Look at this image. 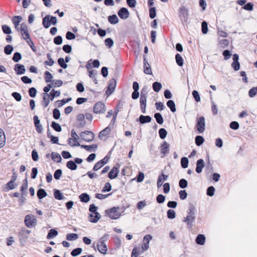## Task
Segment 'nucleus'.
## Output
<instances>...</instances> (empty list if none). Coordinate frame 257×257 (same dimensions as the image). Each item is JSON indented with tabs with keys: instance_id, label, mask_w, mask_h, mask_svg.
Segmentation results:
<instances>
[{
	"instance_id": "1",
	"label": "nucleus",
	"mask_w": 257,
	"mask_h": 257,
	"mask_svg": "<svg viewBox=\"0 0 257 257\" xmlns=\"http://www.w3.org/2000/svg\"><path fill=\"white\" fill-rule=\"evenodd\" d=\"M195 212L196 208L193 204L190 203L189 204V208L187 211V215L186 217H184L183 221L186 222L187 226L189 228H192L193 226V223L195 220Z\"/></svg>"
},
{
	"instance_id": "2",
	"label": "nucleus",
	"mask_w": 257,
	"mask_h": 257,
	"mask_svg": "<svg viewBox=\"0 0 257 257\" xmlns=\"http://www.w3.org/2000/svg\"><path fill=\"white\" fill-rule=\"evenodd\" d=\"M120 208L119 207H112L109 209L105 210L106 216H108L111 219H117L121 216V214L118 210Z\"/></svg>"
},
{
	"instance_id": "3",
	"label": "nucleus",
	"mask_w": 257,
	"mask_h": 257,
	"mask_svg": "<svg viewBox=\"0 0 257 257\" xmlns=\"http://www.w3.org/2000/svg\"><path fill=\"white\" fill-rule=\"evenodd\" d=\"M57 23V19L56 17L52 16L50 15H47L42 20L43 26L46 29L49 28L51 25H56Z\"/></svg>"
},
{
	"instance_id": "4",
	"label": "nucleus",
	"mask_w": 257,
	"mask_h": 257,
	"mask_svg": "<svg viewBox=\"0 0 257 257\" xmlns=\"http://www.w3.org/2000/svg\"><path fill=\"white\" fill-rule=\"evenodd\" d=\"M195 127L199 134H202L204 132L205 130V119L203 116L197 118Z\"/></svg>"
},
{
	"instance_id": "5",
	"label": "nucleus",
	"mask_w": 257,
	"mask_h": 257,
	"mask_svg": "<svg viewBox=\"0 0 257 257\" xmlns=\"http://www.w3.org/2000/svg\"><path fill=\"white\" fill-rule=\"evenodd\" d=\"M24 222L28 228H32L36 225L37 220L34 215L28 214L25 217Z\"/></svg>"
},
{
	"instance_id": "6",
	"label": "nucleus",
	"mask_w": 257,
	"mask_h": 257,
	"mask_svg": "<svg viewBox=\"0 0 257 257\" xmlns=\"http://www.w3.org/2000/svg\"><path fill=\"white\" fill-rule=\"evenodd\" d=\"M188 10L185 7L182 6L180 8L179 18L182 21L183 24L187 23L188 20Z\"/></svg>"
},
{
	"instance_id": "7",
	"label": "nucleus",
	"mask_w": 257,
	"mask_h": 257,
	"mask_svg": "<svg viewBox=\"0 0 257 257\" xmlns=\"http://www.w3.org/2000/svg\"><path fill=\"white\" fill-rule=\"evenodd\" d=\"M116 81L115 79L112 78L111 79L109 82L108 85L107 87V90L105 91V94L109 96L112 94V93L114 91L115 89L116 88Z\"/></svg>"
},
{
	"instance_id": "8",
	"label": "nucleus",
	"mask_w": 257,
	"mask_h": 257,
	"mask_svg": "<svg viewBox=\"0 0 257 257\" xmlns=\"http://www.w3.org/2000/svg\"><path fill=\"white\" fill-rule=\"evenodd\" d=\"M80 136L83 140L87 142H91L94 138V134L89 131L82 132L80 134Z\"/></svg>"
},
{
	"instance_id": "9",
	"label": "nucleus",
	"mask_w": 257,
	"mask_h": 257,
	"mask_svg": "<svg viewBox=\"0 0 257 257\" xmlns=\"http://www.w3.org/2000/svg\"><path fill=\"white\" fill-rule=\"evenodd\" d=\"M106 111L105 104L102 102H96L93 107V112L96 114L104 113Z\"/></svg>"
},
{
	"instance_id": "10",
	"label": "nucleus",
	"mask_w": 257,
	"mask_h": 257,
	"mask_svg": "<svg viewBox=\"0 0 257 257\" xmlns=\"http://www.w3.org/2000/svg\"><path fill=\"white\" fill-rule=\"evenodd\" d=\"M20 31L23 38L26 40V41L31 39L28 32V27L26 23H23L21 24Z\"/></svg>"
},
{
	"instance_id": "11",
	"label": "nucleus",
	"mask_w": 257,
	"mask_h": 257,
	"mask_svg": "<svg viewBox=\"0 0 257 257\" xmlns=\"http://www.w3.org/2000/svg\"><path fill=\"white\" fill-rule=\"evenodd\" d=\"M120 165L117 163L114 165L108 174V177L110 179L116 178L119 172V168Z\"/></svg>"
},
{
	"instance_id": "12",
	"label": "nucleus",
	"mask_w": 257,
	"mask_h": 257,
	"mask_svg": "<svg viewBox=\"0 0 257 257\" xmlns=\"http://www.w3.org/2000/svg\"><path fill=\"white\" fill-rule=\"evenodd\" d=\"M72 146V147L79 146L81 148L85 149L87 151L89 152H91L92 151L95 152L98 148L97 144H92L91 145H81L78 142L75 143Z\"/></svg>"
},
{
	"instance_id": "13",
	"label": "nucleus",
	"mask_w": 257,
	"mask_h": 257,
	"mask_svg": "<svg viewBox=\"0 0 257 257\" xmlns=\"http://www.w3.org/2000/svg\"><path fill=\"white\" fill-rule=\"evenodd\" d=\"M118 17L122 20H126L130 17V12L127 8H121L117 12Z\"/></svg>"
},
{
	"instance_id": "14",
	"label": "nucleus",
	"mask_w": 257,
	"mask_h": 257,
	"mask_svg": "<svg viewBox=\"0 0 257 257\" xmlns=\"http://www.w3.org/2000/svg\"><path fill=\"white\" fill-rule=\"evenodd\" d=\"M33 120L34 125L35 126L36 130L39 134H41L43 132V126L40 123V120L39 118L38 115H34L33 116Z\"/></svg>"
},
{
	"instance_id": "15",
	"label": "nucleus",
	"mask_w": 257,
	"mask_h": 257,
	"mask_svg": "<svg viewBox=\"0 0 257 257\" xmlns=\"http://www.w3.org/2000/svg\"><path fill=\"white\" fill-rule=\"evenodd\" d=\"M147 96L140 95V108L142 113H146Z\"/></svg>"
},
{
	"instance_id": "16",
	"label": "nucleus",
	"mask_w": 257,
	"mask_h": 257,
	"mask_svg": "<svg viewBox=\"0 0 257 257\" xmlns=\"http://www.w3.org/2000/svg\"><path fill=\"white\" fill-rule=\"evenodd\" d=\"M98 207L94 204H91L89 207V211L91 213V214H96V217L94 221H98L101 218V215L97 211Z\"/></svg>"
},
{
	"instance_id": "17",
	"label": "nucleus",
	"mask_w": 257,
	"mask_h": 257,
	"mask_svg": "<svg viewBox=\"0 0 257 257\" xmlns=\"http://www.w3.org/2000/svg\"><path fill=\"white\" fill-rule=\"evenodd\" d=\"M205 165L204 161L202 159L198 160L196 162V167L195 171L200 174L202 172L203 169L204 168Z\"/></svg>"
},
{
	"instance_id": "18",
	"label": "nucleus",
	"mask_w": 257,
	"mask_h": 257,
	"mask_svg": "<svg viewBox=\"0 0 257 257\" xmlns=\"http://www.w3.org/2000/svg\"><path fill=\"white\" fill-rule=\"evenodd\" d=\"M152 117L150 115H141L138 118L136 119L137 122H139L141 124H145L149 123L152 121Z\"/></svg>"
},
{
	"instance_id": "19",
	"label": "nucleus",
	"mask_w": 257,
	"mask_h": 257,
	"mask_svg": "<svg viewBox=\"0 0 257 257\" xmlns=\"http://www.w3.org/2000/svg\"><path fill=\"white\" fill-rule=\"evenodd\" d=\"M97 248L98 250L103 254H106L107 251V245L105 242H99L97 244Z\"/></svg>"
},
{
	"instance_id": "20",
	"label": "nucleus",
	"mask_w": 257,
	"mask_h": 257,
	"mask_svg": "<svg viewBox=\"0 0 257 257\" xmlns=\"http://www.w3.org/2000/svg\"><path fill=\"white\" fill-rule=\"evenodd\" d=\"M170 145L165 141L161 145V153L164 155L168 154L169 152Z\"/></svg>"
},
{
	"instance_id": "21",
	"label": "nucleus",
	"mask_w": 257,
	"mask_h": 257,
	"mask_svg": "<svg viewBox=\"0 0 257 257\" xmlns=\"http://www.w3.org/2000/svg\"><path fill=\"white\" fill-rule=\"evenodd\" d=\"M206 240L205 236L202 234H198L195 239L196 243L198 245H203L205 244Z\"/></svg>"
},
{
	"instance_id": "22",
	"label": "nucleus",
	"mask_w": 257,
	"mask_h": 257,
	"mask_svg": "<svg viewBox=\"0 0 257 257\" xmlns=\"http://www.w3.org/2000/svg\"><path fill=\"white\" fill-rule=\"evenodd\" d=\"M112 129V128L111 127L108 125L106 127L99 132L98 135L99 139H101L102 137L108 136Z\"/></svg>"
},
{
	"instance_id": "23",
	"label": "nucleus",
	"mask_w": 257,
	"mask_h": 257,
	"mask_svg": "<svg viewBox=\"0 0 257 257\" xmlns=\"http://www.w3.org/2000/svg\"><path fill=\"white\" fill-rule=\"evenodd\" d=\"M60 93L61 92L60 90H55L53 89L49 94H47V96L49 97L50 100L53 101L55 97L59 96Z\"/></svg>"
},
{
	"instance_id": "24",
	"label": "nucleus",
	"mask_w": 257,
	"mask_h": 257,
	"mask_svg": "<svg viewBox=\"0 0 257 257\" xmlns=\"http://www.w3.org/2000/svg\"><path fill=\"white\" fill-rule=\"evenodd\" d=\"M14 178V176L13 177ZM15 179L13 178L12 180L7 183L6 187L4 188V190L6 192H8L10 190L13 189L15 188L16 184H15Z\"/></svg>"
},
{
	"instance_id": "25",
	"label": "nucleus",
	"mask_w": 257,
	"mask_h": 257,
	"mask_svg": "<svg viewBox=\"0 0 257 257\" xmlns=\"http://www.w3.org/2000/svg\"><path fill=\"white\" fill-rule=\"evenodd\" d=\"M80 201L83 203H87L90 200L89 195L87 193H83L79 196Z\"/></svg>"
},
{
	"instance_id": "26",
	"label": "nucleus",
	"mask_w": 257,
	"mask_h": 257,
	"mask_svg": "<svg viewBox=\"0 0 257 257\" xmlns=\"http://www.w3.org/2000/svg\"><path fill=\"white\" fill-rule=\"evenodd\" d=\"M107 19L108 22L112 25H115L119 22V19L115 14L109 16Z\"/></svg>"
},
{
	"instance_id": "27",
	"label": "nucleus",
	"mask_w": 257,
	"mask_h": 257,
	"mask_svg": "<svg viewBox=\"0 0 257 257\" xmlns=\"http://www.w3.org/2000/svg\"><path fill=\"white\" fill-rule=\"evenodd\" d=\"M37 195L38 198L40 200H41V199H43L44 198L47 196V193L46 192L45 189L40 188L37 191Z\"/></svg>"
},
{
	"instance_id": "28",
	"label": "nucleus",
	"mask_w": 257,
	"mask_h": 257,
	"mask_svg": "<svg viewBox=\"0 0 257 257\" xmlns=\"http://www.w3.org/2000/svg\"><path fill=\"white\" fill-rule=\"evenodd\" d=\"M54 192V196L55 198L57 200H63L65 198L63 194L61 192V191L57 189H54L53 190Z\"/></svg>"
},
{
	"instance_id": "29",
	"label": "nucleus",
	"mask_w": 257,
	"mask_h": 257,
	"mask_svg": "<svg viewBox=\"0 0 257 257\" xmlns=\"http://www.w3.org/2000/svg\"><path fill=\"white\" fill-rule=\"evenodd\" d=\"M19 237L21 245H24L26 242L28 236L26 235L24 232L21 230L19 234Z\"/></svg>"
},
{
	"instance_id": "30",
	"label": "nucleus",
	"mask_w": 257,
	"mask_h": 257,
	"mask_svg": "<svg viewBox=\"0 0 257 257\" xmlns=\"http://www.w3.org/2000/svg\"><path fill=\"white\" fill-rule=\"evenodd\" d=\"M71 100H72V98L70 97H68L67 98H64V99H63L62 100L56 101L55 102V105H56L57 104H58L57 107H61L63 105H64L65 103L69 102Z\"/></svg>"
},
{
	"instance_id": "31",
	"label": "nucleus",
	"mask_w": 257,
	"mask_h": 257,
	"mask_svg": "<svg viewBox=\"0 0 257 257\" xmlns=\"http://www.w3.org/2000/svg\"><path fill=\"white\" fill-rule=\"evenodd\" d=\"M58 234V232L55 228L51 229L47 235V239H52L54 237H56Z\"/></svg>"
},
{
	"instance_id": "32",
	"label": "nucleus",
	"mask_w": 257,
	"mask_h": 257,
	"mask_svg": "<svg viewBox=\"0 0 257 257\" xmlns=\"http://www.w3.org/2000/svg\"><path fill=\"white\" fill-rule=\"evenodd\" d=\"M52 159L57 163H61L62 161V158L60 155L58 153L52 152L51 154Z\"/></svg>"
},
{
	"instance_id": "33",
	"label": "nucleus",
	"mask_w": 257,
	"mask_h": 257,
	"mask_svg": "<svg viewBox=\"0 0 257 257\" xmlns=\"http://www.w3.org/2000/svg\"><path fill=\"white\" fill-rule=\"evenodd\" d=\"M44 78L46 83L52 82L54 81L53 80V76L52 74L48 71H46L44 72Z\"/></svg>"
},
{
	"instance_id": "34",
	"label": "nucleus",
	"mask_w": 257,
	"mask_h": 257,
	"mask_svg": "<svg viewBox=\"0 0 257 257\" xmlns=\"http://www.w3.org/2000/svg\"><path fill=\"white\" fill-rule=\"evenodd\" d=\"M167 106L170 108V110L172 112H175L176 111V104L175 102L173 100H169L167 102Z\"/></svg>"
},
{
	"instance_id": "35",
	"label": "nucleus",
	"mask_w": 257,
	"mask_h": 257,
	"mask_svg": "<svg viewBox=\"0 0 257 257\" xmlns=\"http://www.w3.org/2000/svg\"><path fill=\"white\" fill-rule=\"evenodd\" d=\"M6 143V137L3 130L0 128V148H3Z\"/></svg>"
},
{
	"instance_id": "36",
	"label": "nucleus",
	"mask_w": 257,
	"mask_h": 257,
	"mask_svg": "<svg viewBox=\"0 0 257 257\" xmlns=\"http://www.w3.org/2000/svg\"><path fill=\"white\" fill-rule=\"evenodd\" d=\"M66 167L71 171H75L77 169V165L73 160L68 161L66 163Z\"/></svg>"
},
{
	"instance_id": "37",
	"label": "nucleus",
	"mask_w": 257,
	"mask_h": 257,
	"mask_svg": "<svg viewBox=\"0 0 257 257\" xmlns=\"http://www.w3.org/2000/svg\"><path fill=\"white\" fill-rule=\"evenodd\" d=\"M154 117L157 122L159 124H162L164 122V118L160 112H156L154 114Z\"/></svg>"
},
{
	"instance_id": "38",
	"label": "nucleus",
	"mask_w": 257,
	"mask_h": 257,
	"mask_svg": "<svg viewBox=\"0 0 257 257\" xmlns=\"http://www.w3.org/2000/svg\"><path fill=\"white\" fill-rule=\"evenodd\" d=\"M26 72L25 67L24 65L17 63V75H23Z\"/></svg>"
},
{
	"instance_id": "39",
	"label": "nucleus",
	"mask_w": 257,
	"mask_h": 257,
	"mask_svg": "<svg viewBox=\"0 0 257 257\" xmlns=\"http://www.w3.org/2000/svg\"><path fill=\"white\" fill-rule=\"evenodd\" d=\"M152 87L155 92H158L161 89L162 85L160 82L155 81L153 83Z\"/></svg>"
},
{
	"instance_id": "40",
	"label": "nucleus",
	"mask_w": 257,
	"mask_h": 257,
	"mask_svg": "<svg viewBox=\"0 0 257 257\" xmlns=\"http://www.w3.org/2000/svg\"><path fill=\"white\" fill-rule=\"evenodd\" d=\"M51 126L57 132H60L62 131L60 124L55 121H52Z\"/></svg>"
},
{
	"instance_id": "41",
	"label": "nucleus",
	"mask_w": 257,
	"mask_h": 257,
	"mask_svg": "<svg viewBox=\"0 0 257 257\" xmlns=\"http://www.w3.org/2000/svg\"><path fill=\"white\" fill-rule=\"evenodd\" d=\"M176 62L179 66H182L184 64V60L180 54L177 53L175 55Z\"/></svg>"
},
{
	"instance_id": "42",
	"label": "nucleus",
	"mask_w": 257,
	"mask_h": 257,
	"mask_svg": "<svg viewBox=\"0 0 257 257\" xmlns=\"http://www.w3.org/2000/svg\"><path fill=\"white\" fill-rule=\"evenodd\" d=\"M28 193H21V196L19 199L18 202L20 205H24L26 200V197L27 196Z\"/></svg>"
},
{
	"instance_id": "43",
	"label": "nucleus",
	"mask_w": 257,
	"mask_h": 257,
	"mask_svg": "<svg viewBox=\"0 0 257 257\" xmlns=\"http://www.w3.org/2000/svg\"><path fill=\"white\" fill-rule=\"evenodd\" d=\"M204 139L201 136H197L195 138V142L197 146H200L204 142Z\"/></svg>"
},
{
	"instance_id": "44",
	"label": "nucleus",
	"mask_w": 257,
	"mask_h": 257,
	"mask_svg": "<svg viewBox=\"0 0 257 257\" xmlns=\"http://www.w3.org/2000/svg\"><path fill=\"white\" fill-rule=\"evenodd\" d=\"M82 250H83L82 248L81 247H77V248H74V249H73L71 251V255L74 257L80 255V254H81Z\"/></svg>"
},
{
	"instance_id": "45",
	"label": "nucleus",
	"mask_w": 257,
	"mask_h": 257,
	"mask_svg": "<svg viewBox=\"0 0 257 257\" xmlns=\"http://www.w3.org/2000/svg\"><path fill=\"white\" fill-rule=\"evenodd\" d=\"M158 133L160 138L162 140L165 139L168 134L167 131L164 128H160Z\"/></svg>"
},
{
	"instance_id": "46",
	"label": "nucleus",
	"mask_w": 257,
	"mask_h": 257,
	"mask_svg": "<svg viewBox=\"0 0 257 257\" xmlns=\"http://www.w3.org/2000/svg\"><path fill=\"white\" fill-rule=\"evenodd\" d=\"M189 160L187 157H183L181 159V165L182 168L186 169L188 167Z\"/></svg>"
},
{
	"instance_id": "47",
	"label": "nucleus",
	"mask_w": 257,
	"mask_h": 257,
	"mask_svg": "<svg viewBox=\"0 0 257 257\" xmlns=\"http://www.w3.org/2000/svg\"><path fill=\"white\" fill-rule=\"evenodd\" d=\"M167 217L170 219H173L176 216V212L173 209H169L167 211Z\"/></svg>"
},
{
	"instance_id": "48",
	"label": "nucleus",
	"mask_w": 257,
	"mask_h": 257,
	"mask_svg": "<svg viewBox=\"0 0 257 257\" xmlns=\"http://www.w3.org/2000/svg\"><path fill=\"white\" fill-rule=\"evenodd\" d=\"M58 64L63 69H66L68 67V65L66 62L64 60V59L62 57L59 58L58 60Z\"/></svg>"
},
{
	"instance_id": "49",
	"label": "nucleus",
	"mask_w": 257,
	"mask_h": 257,
	"mask_svg": "<svg viewBox=\"0 0 257 257\" xmlns=\"http://www.w3.org/2000/svg\"><path fill=\"white\" fill-rule=\"evenodd\" d=\"M104 161H99L98 162H97L93 168V170L94 171H97L100 168H101L103 166H104L105 165L103 164Z\"/></svg>"
},
{
	"instance_id": "50",
	"label": "nucleus",
	"mask_w": 257,
	"mask_h": 257,
	"mask_svg": "<svg viewBox=\"0 0 257 257\" xmlns=\"http://www.w3.org/2000/svg\"><path fill=\"white\" fill-rule=\"evenodd\" d=\"M47 57L48 60L45 61L44 62L45 65L50 66H52L54 64L55 61L51 58V54L50 53H47Z\"/></svg>"
},
{
	"instance_id": "51",
	"label": "nucleus",
	"mask_w": 257,
	"mask_h": 257,
	"mask_svg": "<svg viewBox=\"0 0 257 257\" xmlns=\"http://www.w3.org/2000/svg\"><path fill=\"white\" fill-rule=\"evenodd\" d=\"M78 238V235L76 233H70L66 235V239L68 240L72 241L76 240Z\"/></svg>"
},
{
	"instance_id": "52",
	"label": "nucleus",
	"mask_w": 257,
	"mask_h": 257,
	"mask_svg": "<svg viewBox=\"0 0 257 257\" xmlns=\"http://www.w3.org/2000/svg\"><path fill=\"white\" fill-rule=\"evenodd\" d=\"M105 46L109 49L111 48L114 44V41L111 38H107L104 40Z\"/></svg>"
},
{
	"instance_id": "53",
	"label": "nucleus",
	"mask_w": 257,
	"mask_h": 257,
	"mask_svg": "<svg viewBox=\"0 0 257 257\" xmlns=\"http://www.w3.org/2000/svg\"><path fill=\"white\" fill-rule=\"evenodd\" d=\"M201 30L202 33L203 34H206L207 33L208 31V23L207 22L203 21L201 23Z\"/></svg>"
},
{
	"instance_id": "54",
	"label": "nucleus",
	"mask_w": 257,
	"mask_h": 257,
	"mask_svg": "<svg viewBox=\"0 0 257 257\" xmlns=\"http://www.w3.org/2000/svg\"><path fill=\"white\" fill-rule=\"evenodd\" d=\"M188 186V181L185 179H181L179 181V186L181 189H185Z\"/></svg>"
},
{
	"instance_id": "55",
	"label": "nucleus",
	"mask_w": 257,
	"mask_h": 257,
	"mask_svg": "<svg viewBox=\"0 0 257 257\" xmlns=\"http://www.w3.org/2000/svg\"><path fill=\"white\" fill-rule=\"evenodd\" d=\"M215 191V188L212 186H210L208 187L207 189L206 194H207V195H208L210 197H212L214 195Z\"/></svg>"
},
{
	"instance_id": "56",
	"label": "nucleus",
	"mask_w": 257,
	"mask_h": 257,
	"mask_svg": "<svg viewBox=\"0 0 257 257\" xmlns=\"http://www.w3.org/2000/svg\"><path fill=\"white\" fill-rule=\"evenodd\" d=\"M141 253V249L139 247L135 246L132 252L131 257H138V256Z\"/></svg>"
},
{
	"instance_id": "57",
	"label": "nucleus",
	"mask_w": 257,
	"mask_h": 257,
	"mask_svg": "<svg viewBox=\"0 0 257 257\" xmlns=\"http://www.w3.org/2000/svg\"><path fill=\"white\" fill-rule=\"evenodd\" d=\"M28 93L31 97L34 98L37 95V90L35 87H32L29 89Z\"/></svg>"
},
{
	"instance_id": "58",
	"label": "nucleus",
	"mask_w": 257,
	"mask_h": 257,
	"mask_svg": "<svg viewBox=\"0 0 257 257\" xmlns=\"http://www.w3.org/2000/svg\"><path fill=\"white\" fill-rule=\"evenodd\" d=\"M145 175L143 172H139L137 177L134 179L138 183L143 182L144 179Z\"/></svg>"
},
{
	"instance_id": "59",
	"label": "nucleus",
	"mask_w": 257,
	"mask_h": 257,
	"mask_svg": "<svg viewBox=\"0 0 257 257\" xmlns=\"http://www.w3.org/2000/svg\"><path fill=\"white\" fill-rule=\"evenodd\" d=\"M28 189V181L27 178L24 180V182L21 187V193H27V190Z\"/></svg>"
},
{
	"instance_id": "60",
	"label": "nucleus",
	"mask_w": 257,
	"mask_h": 257,
	"mask_svg": "<svg viewBox=\"0 0 257 257\" xmlns=\"http://www.w3.org/2000/svg\"><path fill=\"white\" fill-rule=\"evenodd\" d=\"M149 16L152 19L156 17V8L155 7H151L149 9Z\"/></svg>"
},
{
	"instance_id": "61",
	"label": "nucleus",
	"mask_w": 257,
	"mask_h": 257,
	"mask_svg": "<svg viewBox=\"0 0 257 257\" xmlns=\"http://www.w3.org/2000/svg\"><path fill=\"white\" fill-rule=\"evenodd\" d=\"M60 115V111L58 108H55L53 110V117L55 119H59Z\"/></svg>"
},
{
	"instance_id": "62",
	"label": "nucleus",
	"mask_w": 257,
	"mask_h": 257,
	"mask_svg": "<svg viewBox=\"0 0 257 257\" xmlns=\"http://www.w3.org/2000/svg\"><path fill=\"white\" fill-rule=\"evenodd\" d=\"M62 175V170L60 169H58L55 171V172L54 173V177L56 180H58L61 177Z\"/></svg>"
},
{
	"instance_id": "63",
	"label": "nucleus",
	"mask_w": 257,
	"mask_h": 257,
	"mask_svg": "<svg viewBox=\"0 0 257 257\" xmlns=\"http://www.w3.org/2000/svg\"><path fill=\"white\" fill-rule=\"evenodd\" d=\"M242 8L245 10L251 11L253 9V4L251 2L247 3L243 5Z\"/></svg>"
},
{
	"instance_id": "64",
	"label": "nucleus",
	"mask_w": 257,
	"mask_h": 257,
	"mask_svg": "<svg viewBox=\"0 0 257 257\" xmlns=\"http://www.w3.org/2000/svg\"><path fill=\"white\" fill-rule=\"evenodd\" d=\"M229 127L233 130H237L239 127V124L237 121H232L230 123Z\"/></svg>"
}]
</instances>
